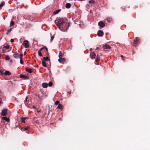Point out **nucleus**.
Returning a JSON list of instances; mask_svg holds the SVG:
<instances>
[{"instance_id": "1", "label": "nucleus", "mask_w": 150, "mask_h": 150, "mask_svg": "<svg viewBox=\"0 0 150 150\" xmlns=\"http://www.w3.org/2000/svg\"><path fill=\"white\" fill-rule=\"evenodd\" d=\"M54 22L59 29L62 31H65L67 30L70 26L67 19L64 18H61L56 20Z\"/></svg>"}, {"instance_id": "2", "label": "nucleus", "mask_w": 150, "mask_h": 150, "mask_svg": "<svg viewBox=\"0 0 150 150\" xmlns=\"http://www.w3.org/2000/svg\"><path fill=\"white\" fill-rule=\"evenodd\" d=\"M140 38L138 37H137L135 38V39L134 40V43H133V45H134V46L136 47L137 46V44L139 42V41L140 40Z\"/></svg>"}, {"instance_id": "3", "label": "nucleus", "mask_w": 150, "mask_h": 150, "mask_svg": "<svg viewBox=\"0 0 150 150\" xmlns=\"http://www.w3.org/2000/svg\"><path fill=\"white\" fill-rule=\"evenodd\" d=\"M23 44L24 45L25 48H28L29 47V42L28 40H25L23 42Z\"/></svg>"}, {"instance_id": "4", "label": "nucleus", "mask_w": 150, "mask_h": 150, "mask_svg": "<svg viewBox=\"0 0 150 150\" xmlns=\"http://www.w3.org/2000/svg\"><path fill=\"white\" fill-rule=\"evenodd\" d=\"M7 110L6 109H4L2 110L1 113V116H5L7 114Z\"/></svg>"}, {"instance_id": "5", "label": "nucleus", "mask_w": 150, "mask_h": 150, "mask_svg": "<svg viewBox=\"0 0 150 150\" xmlns=\"http://www.w3.org/2000/svg\"><path fill=\"white\" fill-rule=\"evenodd\" d=\"M65 61V58H59L58 59V61L59 62L63 64Z\"/></svg>"}, {"instance_id": "6", "label": "nucleus", "mask_w": 150, "mask_h": 150, "mask_svg": "<svg viewBox=\"0 0 150 150\" xmlns=\"http://www.w3.org/2000/svg\"><path fill=\"white\" fill-rule=\"evenodd\" d=\"M97 34L99 36H102L103 35V31L99 30L98 31Z\"/></svg>"}, {"instance_id": "7", "label": "nucleus", "mask_w": 150, "mask_h": 150, "mask_svg": "<svg viewBox=\"0 0 150 150\" xmlns=\"http://www.w3.org/2000/svg\"><path fill=\"white\" fill-rule=\"evenodd\" d=\"M98 25L99 26L101 27H103L105 26V25L104 23L102 21H100L98 23Z\"/></svg>"}, {"instance_id": "8", "label": "nucleus", "mask_w": 150, "mask_h": 150, "mask_svg": "<svg viewBox=\"0 0 150 150\" xmlns=\"http://www.w3.org/2000/svg\"><path fill=\"white\" fill-rule=\"evenodd\" d=\"M96 56V54L94 52H92L91 53L90 57L91 58L93 59L95 58Z\"/></svg>"}, {"instance_id": "9", "label": "nucleus", "mask_w": 150, "mask_h": 150, "mask_svg": "<svg viewBox=\"0 0 150 150\" xmlns=\"http://www.w3.org/2000/svg\"><path fill=\"white\" fill-rule=\"evenodd\" d=\"M103 48L104 49H110L111 47L108 45H105L103 46Z\"/></svg>"}, {"instance_id": "10", "label": "nucleus", "mask_w": 150, "mask_h": 150, "mask_svg": "<svg viewBox=\"0 0 150 150\" xmlns=\"http://www.w3.org/2000/svg\"><path fill=\"white\" fill-rule=\"evenodd\" d=\"M57 108L59 109L62 110L63 109V107L62 104H59L57 107Z\"/></svg>"}, {"instance_id": "11", "label": "nucleus", "mask_w": 150, "mask_h": 150, "mask_svg": "<svg viewBox=\"0 0 150 150\" xmlns=\"http://www.w3.org/2000/svg\"><path fill=\"white\" fill-rule=\"evenodd\" d=\"M6 76H9L11 74V73L9 71H6L4 73Z\"/></svg>"}, {"instance_id": "12", "label": "nucleus", "mask_w": 150, "mask_h": 150, "mask_svg": "<svg viewBox=\"0 0 150 150\" xmlns=\"http://www.w3.org/2000/svg\"><path fill=\"white\" fill-rule=\"evenodd\" d=\"M42 86L43 88H46L48 86V84L46 83H43L42 84Z\"/></svg>"}, {"instance_id": "13", "label": "nucleus", "mask_w": 150, "mask_h": 150, "mask_svg": "<svg viewBox=\"0 0 150 150\" xmlns=\"http://www.w3.org/2000/svg\"><path fill=\"white\" fill-rule=\"evenodd\" d=\"M20 77L21 78L23 79H26L27 78V76L23 74H20Z\"/></svg>"}, {"instance_id": "14", "label": "nucleus", "mask_w": 150, "mask_h": 150, "mask_svg": "<svg viewBox=\"0 0 150 150\" xmlns=\"http://www.w3.org/2000/svg\"><path fill=\"white\" fill-rule=\"evenodd\" d=\"M71 6V4L69 3H67L65 5V7L67 8H69Z\"/></svg>"}, {"instance_id": "15", "label": "nucleus", "mask_w": 150, "mask_h": 150, "mask_svg": "<svg viewBox=\"0 0 150 150\" xmlns=\"http://www.w3.org/2000/svg\"><path fill=\"white\" fill-rule=\"evenodd\" d=\"M25 70L26 71L29 72L30 73H31L32 72V70L30 68H26L25 69Z\"/></svg>"}, {"instance_id": "16", "label": "nucleus", "mask_w": 150, "mask_h": 150, "mask_svg": "<svg viewBox=\"0 0 150 150\" xmlns=\"http://www.w3.org/2000/svg\"><path fill=\"white\" fill-rule=\"evenodd\" d=\"M61 11V9H58L56 10L53 12L54 14L56 15L58 14Z\"/></svg>"}, {"instance_id": "17", "label": "nucleus", "mask_w": 150, "mask_h": 150, "mask_svg": "<svg viewBox=\"0 0 150 150\" xmlns=\"http://www.w3.org/2000/svg\"><path fill=\"white\" fill-rule=\"evenodd\" d=\"M42 66L45 67H46L47 65L46 64L45 62V61H44L43 60H42Z\"/></svg>"}, {"instance_id": "18", "label": "nucleus", "mask_w": 150, "mask_h": 150, "mask_svg": "<svg viewBox=\"0 0 150 150\" xmlns=\"http://www.w3.org/2000/svg\"><path fill=\"white\" fill-rule=\"evenodd\" d=\"M4 120L8 122L9 121V119L8 118H7L6 117H3L2 118Z\"/></svg>"}, {"instance_id": "19", "label": "nucleus", "mask_w": 150, "mask_h": 150, "mask_svg": "<svg viewBox=\"0 0 150 150\" xmlns=\"http://www.w3.org/2000/svg\"><path fill=\"white\" fill-rule=\"evenodd\" d=\"M5 4L4 1H2L0 4V9L2 8V7Z\"/></svg>"}, {"instance_id": "20", "label": "nucleus", "mask_w": 150, "mask_h": 150, "mask_svg": "<svg viewBox=\"0 0 150 150\" xmlns=\"http://www.w3.org/2000/svg\"><path fill=\"white\" fill-rule=\"evenodd\" d=\"M42 48H41L38 51V54L40 56H42V54L41 53V50H42Z\"/></svg>"}, {"instance_id": "21", "label": "nucleus", "mask_w": 150, "mask_h": 150, "mask_svg": "<svg viewBox=\"0 0 150 150\" xmlns=\"http://www.w3.org/2000/svg\"><path fill=\"white\" fill-rule=\"evenodd\" d=\"M26 118L25 117H22L21 118V121L22 122L25 123V120L26 119Z\"/></svg>"}, {"instance_id": "22", "label": "nucleus", "mask_w": 150, "mask_h": 150, "mask_svg": "<svg viewBox=\"0 0 150 150\" xmlns=\"http://www.w3.org/2000/svg\"><path fill=\"white\" fill-rule=\"evenodd\" d=\"M43 59L45 61L48 60L50 61V59L49 58V57H44Z\"/></svg>"}, {"instance_id": "23", "label": "nucleus", "mask_w": 150, "mask_h": 150, "mask_svg": "<svg viewBox=\"0 0 150 150\" xmlns=\"http://www.w3.org/2000/svg\"><path fill=\"white\" fill-rule=\"evenodd\" d=\"M14 24V23L13 21H11L10 22V27H11Z\"/></svg>"}, {"instance_id": "24", "label": "nucleus", "mask_w": 150, "mask_h": 150, "mask_svg": "<svg viewBox=\"0 0 150 150\" xmlns=\"http://www.w3.org/2000/svg\"><path fill=\"white\" fill-rule=\"evenodd\" d=\"M63 57V54L61 52H60L59 53V58H62V57Z\"/></svg>"}, {"instance_id": "25", "label": "nucleus", "mask_w": 150, "mask_h": 150, "mask_svg": "<svg viewBox=\"0 0 150 150\" xmlns=\"http://www.w3.org/2000/svg\"><path fill=\"white\" fill-rule=\"evenodd\" d=\"M107 20L108 22H110L112 20V19L110 18H107Z\"/></svg>"}, {"instance_id": "26", "label": "nucleus", "mask_w": 150, "mask_h": 150, "mask_svg": "<svg viewBox=\"0 0 150 150\" xmlns=\"http://www.w3.org/2000/svg\"><path fill=\"white\" fill-rule=\"evenodd\" d=\"M88 2L90 4H94L95 3V1H94L92 0L89 1H88Z\"/></svg>"}, {"instance_id": "27", "label": "nucleus", "mask_w": 150, "mask_h": 150, "mask_svg": "<svg viewBox=\"0 0 150 150\" xmlns=\"http://www.w3.org/2000/svg\"><path fill=\"white\" fill-rule=\"evenodd\" d=\"M12 30V28H10L8 30L7 32V34H8L9 33H10Z\"/></svg>"}, {"instance_id": "28", "label": "nucleus", "mask_w": 150, "mask_h": 150, "mask_svg": "<svg viewBox=\"0 0 150 150\" xmlns=\"http://www.w3.org/2000/svg\"><path fill=\"white\" fill-rule=\"evenodd\" d=\"M52 85V82L51 81L50 82L48 83V86L50 87Z\"/></svg>"}, {"instance_id": "29", "label": "nucleus", "mask_w": 150, "mask_h": 150, "mask_svg": "<svg viewBox=\"0 0 150 150\" xmlns=\"http://www.w3.org/2000/svg\"><path fill=\"white\" fill-rule=\"evenodd\" d=\"M13 57L15 58H16L18 57V54L17 53H15L13 55Z\"/></svg>"}, {"instance_id": "30", "label": "nucleus", "mask_w": 150, "mask_h": 150, "mask_svg": "<svg viewBox=\"0 0 150 150\" xmlns=\"http://www.w3.org/2000/svg\"><path fill=\"white\" fill-rule=\"evenodd\" d=\"M20 63L21 64H23V62L22 60V58H20Z\"/></svg>"}, {"instance_id": "31", "label": "nucleus", "mask_w": 150, "mask_h": 150, "mask_svg": "<svg viewBox=\"0 0 150 150\" xmlns=\"http://www.w3.org/2000/svg\"><path fill=\"white\" fill-rule=\"evenodd\" d=\"M54 38V36H52L51 37V39H50V42H52V40H53Z\"/></svg>"}, {"instance_id": "32", "label": "nucleus", "mask_w": 150, "mask_h": 150, "mask_svg": "<svg viewBox=\"0 0 150 150\" xmlns=\"http://www.w3.org/2000/svg\"><path fill=\"white\" fill-rule=\"evenodd\" d=\"M0 73L2 75H3L4 74V71L1 70L0 71Z\"/></svg>"}, {"instance_id": "33", "label": "nucleus", "mask_w": 150, "mask_h": 150, "mask_svg": "<svg viewBox=\"0 0 150 150\" xmlns=\"http://www.w3.org/2000/svg\"><path fill=\"white\" fill-rule=\"evenodd\" d=\"M59 101H56L55 103V104L56 105H59Z\"/></svg>"}, {"instance_id": "34", "label": "nucleus", "mask_w": 150, "mask_h": 150, "mask_svg": "<svg viewBox=\"0 0 150 150\" xmlns=\"http://www.w3.org/2000/svg\"><path fill=\"white\" fill-rule=\"evenodd\" d=\"M100 59V57L98 55H97L96 57V61L97 62L98 61L99 59Z\"/></svg>"}, {"instance_id": "35", "label": "nucleus", "mask_w": 150, "mask_h": 150, "mask_svg": "<svg viewBox=\"0 0 150 150\" xmlns=\"http://www.w3.org/2000/svg\"><path fill=\"white\" fill-rule=\"evenodd\" d=\"M6 60H8L10 59V57H9V56H6Z\"/></svg>"}, {"instance_id": "36", "label": "nucleus", "mask_w": 150, "mask_h": 150, "mask_svg": "<svg viewBox=\"0 0 150 150\" xmlns=\"http://www.w3.org/2000/svg\"><path fill=\"white\" fill-rule=\"evenodd\" d=\"M28 96H26L25 98V100L24 101V103L25 104V105H26V102L27 101V100L28 99Z\"/></svg>"}, {"instance_id": "37", "label": "nucleus", "mask_w": 150, "mask_h": 150, "mask_svg": "<svg viewBox=\"0 0 150 150\" xmlns=\"http://www.w3.org/2000/svg\"><path fill=\"white\" fill-rule=\"evenodd\" d=\"M4 47H5L6 49H8L9 48V45H7V46H4Z\"/></svg>"}, {"instance_id": "38", "label": "nucleus", "mask_w": 150, "mask_h": 150, "mask_svg": "<svg viewBox=\"0 0 150 150\" xmlns=\"http://www.w3.org/2000/svg\"><path fill=\"white\" fill-rule=\"evenodd\" d=\"M28 127H25V128L23 129V130H24V131H26V130L28 129Z\"/></svg>"}, {"instance_id": "39", "label": "nucleus", "mask_w": 150, "mask_h": 150, "mask_svg": "<svg viewBox=\"0 0 150 150\" xmlns=\"http://www.w3.org/2000/svg\"><path fill=\"white\" fill-rule=\"evenodd\" d=\"M23 56V54H20V57H19V58L20 59V58H22V57Z\"/></svg>"}, {"instance_id": "40", "label": "nucleus", "mask_w": 150, "mask_h": 150, "mask_svg": "<svg viewBox=\"0 0 150 150\" xmlns=\"http://www.w3.org/2000/svg\"><path fill=\"white\" fill-rule=\"evenodd\" d=\"M10 41L11 42H14L13 39H11Z\"/></svg>"}, {"instance_id": "41", "label": "nucleus", "mask_w": 150, "mask_h": 150, "mask_svg": "<svg viewBox=\"0 0 150 150\" xmlns=\"http://www.w3.org/2000/svg\"><path fill=\"white\" fill-rule=\"evenodd\" d=\"M121 58H122V60H124V59H123V55H121Z\"/></svg>"}, {"instance_id": "42", "label": "nucleus", "mask_w": 150, "mask_h": 150, "mask_svg": "<svg viewBox=\"0 0 150 150\" xmlns=\"http://www.w3.org/2000/svg\"><path fill=\"white\" fill-rule=\"evenodd\" d=\"M2 103V102L1 100H0V105H1Z\"/></svg>"}, {"instance_id": "43", "label": "nucleus", "mask_w": 150, "mask_h": 150, "mask_svg": "<svg viewBox=\"0 0 150 150\" xmlns=\"http://www.w3.org/2000/svg\"><path fill=\"white\" fill-rule=\"evenodd\" d=\"M10 62H12V61H12V60L11 59V60H10Z\"/></svg>"}, {"instance_id": "44", "label": "nucleus", "mask_w": 150, "mask_h": 150, "mask_svg": "<svg viewBox=\"0 0 150 150\" xmlns=\"http://www.w3.org/2000/svg\"><path fill=\"white\" fill-rule=\"evenodd\" d=\"M98 47H97L96 48V50H98Z\"/></svg>"}, {"instance_id": "45", "label": "nucleus", "mask_w": 150, "mask_h": 150, "mask_svg": "<svg viewBox=\"0 0 150 150\" xmlns=\"http://www.w3.org/2000/svg\"><path fill=\"white\" fill-rule=\"evenodd\" d=\"M33 108H35V107L34 106H33Z\"/></svg>"}, {"instance_id": "46", "label": "nucleus", "mask_w": 150, "mask_h": 150, "mask_svg": "<svg viewBox=\"0 0 150 150\" xmlns=\"http://www.w3.org/2000/svg\"><path fill=\"white\" fill-rule=\"evenodd\" d=\"M38 98H39V99H40V96H38Z\"/></svg>"}, {"instance_id": "47", "label": "nucleus", "mask_w": 150, "mask_h": 150, "mask_svg": "<svg viewBox=\"0 0 150 150\" xmlns=\"http://www.w3.org/2000/svg\"><path fill=\"white\" fill-rule=\"evenodd\" d=\"M3 52H4V50H3Z\"/></svg>"}, {"instance_id": "48", "label": "nucleus", "mask_w": 150, "mask_h": 150, "mask_svg": "<svg viewBox=\"0 0 150 150\" xmlns=\"http://www.w3.org/2000/svg\"><path fill=\"white\" fill-rule=\"evenodd\" d=\"M40 110H39V111H38V112H40Z\"/></svg>"}, {"instance_id": "49", "label": "nucleus", "mask_w": 150, "mask_h": 150, "mask_svg": "<svg viewBox=\"0 0 150 150\" xmlns=\"http://www.w3.org/2000/svg\"><path fill=\"white\" fill-rule=\"evenodd\" d=\"M90 50H92V49L91 48Z\"/></svg>"}, {"instance_id": "50", "label": "nucleus", "mask_w": 150, "mask_h": 150, "mask_svg": "<svg viewBox=\"0 0 150 150\" xmlns=\"http://www.w3.org/2000/svg\"><path fill=\"white\" fill-rule=\"evenodd\" d=\"M46 50H47V48H46Z\"/></svg>"}, {"instance_id": "51", "label": "nucleus", "mask_w": 150, "mask_h": 150, "mask_svg": "<svg viewBox=\"0 0 150 150\" xmlns=\"http://www.w3.org/2000/svg\"><path fill=\"white\" fill-rule=\"evenodd\" d=\"M69 94H70L71 93H70V92H69Z\"/></svg>"}, {"instance_id": "52", "label": "nucleus", "mask_w": 150, "mask_h": 150, "mask_svg": "<svg viewBox=\"0 0 150 150\" xmlns=\"http://www.w3.org/2000/svg\"><path fill=\"white\" fill-rule=\"evenodd\" d=\"M57 28H55V29H56Z\"/></svg>"}]
</instances>
